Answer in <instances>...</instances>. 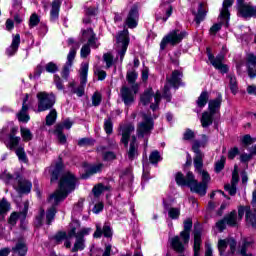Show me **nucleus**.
Listing matches in <instances>:
<instances>
[{"label": "nucleus", "mask_w": 256, "mask_h": 256, "mask_svg": "<svg viewBox=\"0 0 256 256\" xmlns=\"http://www.w3.org/2000/svg\"><path fill=\"white\" fill-rule=\"evenodd\" d=\"M200 147L205 146L199 140L194 141L192 145V150L195 153L194 167L195 172L201 175L202 181H197L193 172H188L186 177L183 173L178 172L175 176V181L180 187H189L192 193H197L200 197H204V195H207V187L211 181V176L208 171L203 170V157H205V155L201 153Z\"/></svg>", "instance_id": "nucleus-1"}, {"label": "nucleus", "mask_w": 256, "mask_h": 256, "mask_svg": "<svg viewBox=\"0 0 256 256\" xmlns=\"http://www.w3.org/2000/svg\"><path fill=\"white\" fill-rule=\"evenodd\" d=\"M75 187H77V178L71 172H65L60 179L59 189L49 197V203L54 206L59 205L61 201H65L71 191H75Z\"/></svg>", "instance_id": "nucleus-2"}, {"label": "nucleus", "mask_w": 256, "mask_h": 256, "mask_svg": "<svg viewBox=\"0 0 256 256\" xmlns=\"http://www.w3.org/2000/svg\"><path fill=\"white\" fill-rule=\"evenodd\" d=\"M80 50V57L82 59H87L89 55H91V47L92 49H97L101 44L99 43V39H97V34L93 31V29H87L82 32V38L80 39V43H85Z\"/></svg>", "instance_id": "nucleus-3"}, {"label": "nucleus", "mask_w": 256, "mask_h": 256, "mask_svg": "<svg viewBox=\"0 0 256 256\" xmlns=\"http://www.w3.org/2000/svg\"><path fill=\"white\" fill-rule=\"evenodd\" d=\"M221 101V96L209 101V111L203 112L200 119L202 127L207 128L210 127V125H213V117L216 115V113H219V109H221Z\"/></svg>", "instance_id": "nucleus-4"}, {"label": "nucleus", "mask_w": 256, "mask_h": 256, "mask_svg": "<svg viewBox=\"0 0 256 256\" xmlns=\"http://www.w3.org/2000/svg\"><path fill=\"white\" fill-rule=\"evenodd\" d=\"M87 73H89V63H83L80 68V86L75 87V81L68 84V87L73 95L83 97L85 95V85H87Z\"/></svg>", "instance_id": "nucleus-5"}, {"label": "nucleus", "mask_w": 256, "mask_h": 256, "mask_svg": "<svg viewBox=\"0 0 256 256\" xmlns=\"http://www.w3.org/2000/svg\"><path fill=\"white\" fill-rule=\"evenodd\" d=\"M181 79H183V72L179 70H174L171 76L166 78L167 83L163 91V98L166 99V101H171V87L179 89Z\"/></svg>", "instance_id": "nucleus-6"}, {"label": "nucleus", "mask_w": 256, "mask_h": 256, "mask_svg": "<svg viewBox=\"0 0 256 256\" xmlns=\"http://www.w3.org/2000/svg\"><path fill=\"white\" fill-rule=\"evenodd\" d=\"M187 37V32L180 30H172L166 36L163 37L160 43L161 51H164L167 45H179Z\"/></svg>", "instance_id": "nucleus-7"}, {"label": "nucleus", "mask_w": 256, "mask_h": 256, "mask_svg": "<svg viewBox=\"0 0 256 256\" xmlns=\"http://www.w3.org/2000/svg\"><path fill=\"white\" fill-rule=\"evenodd\" d=\"M36 97L38 99L37 113L53 109V105H55V95L53 93L38 92Z\"/></svg>", "instance_id": "nucleus-8"}, {"label": "nucleus", "mask_w": 256, "mask_h": 256, "mask_svg": "<svg viewBox=\"0 0 256 256\" xmlns=\"http://www.w3.org/2000/svg\"><path fill=\"white\" fill-rule=\"evenodd\" d=\"M139 93V85L133 86L123 85L120 89V97L126 107H131L135 103V95Z\"/></svg>", "instance_id": "nucleus-9"}, {"label": "nucleus", "mask_w": 256, "mask_h": 256, "mask_svg": "<svg viewBox=\"0 0 256 256\" xmlns=\"http://www.w3.org/2000/svg\"><path fill=\"white\" fill-rule=\"evenodd\" d=\"M127 47H129V30H124L118 34L116 44V51L121 63H123V59H125Z\"/></svg>", "instance_id": "nucleus-10"}, {"label": "nucleus", "mask_w": 256, "mask_h": 256, "mask_svg": "<svg viewBox=\"0 0 256 256\" xmlns=\"http://www.w3.org/2000/svg\"><path fill=\"white\" fill-rule=\"evenodd\" d=\"M4 178L6 179L7 183H11L14 189L19 191V193H29L31 191V187H33L30 181L23 180L19 177L15 179L11 176V174L4 175Z\"/></svg>", "instance_id": "nucleus-11"}, {"label": "nucleus", "mask_w": 256, "mask_h": 256, "mask_svg": "<svg viewBox=\"0 0 256 256\" xmlns=\"http://www.w3.org/2000/svg\"><path fill=\"white\" fill-rule=\"evenodd\" d=\"M154 97V103H152L150 105V109H152V111H157V109H159V103H161V93H153V89H148L146 91H144V93L141 95L140 97V103H142V105H149V103H151V101L153 100Z\"/></svg>", "instance_id": "nucleus-12"}, {"label": "nucleus", "mask_w": 256, "mask_h": 256, "mask_svg": "<svg viewBox=\"0 0 256 256\" xmlns=\"http://www.w3.org/2000/svg\"><path fill=\"white\" fill-rule=\"evenodd\" d=\"M206 51H207L208 59L211 65H213L218 71H220V73H223V74L229 73V66L226 64H223V61L225 60V54H218L215 57L211 53L210 48H207Z\"/></svg>", "instance_id": "nucleus-13"}, {"label": "nucleus", "mask_w": 256, "mask_h": 256, "mask_svg": "<svg viewBox=\"0 0 256 256\" xmlns=\"http://www.w3.org/2000/svg\"><path fill=\"white\" fill-rule=\"evenodd\" d=\"M143 122L138 125L137 133L138 137H145L153 131V117L149 114H142Z\"/></svg>", "instance_id": "nucleus-14"}, {"label": "nucleus", "mask_w": 256, "mask_h": 256, "mask_svg": "<svg viewBox=\"0 0 256 256\" xmlns=\"http://www.w3.org/2000/svg\"><path fill=\"white\" fill-rule=\"evenodd\" d=\"M227 246L230 247V254H235V251H237V241H235L233 238H226L218 241V251L220 255H223L224 251L227 249Z\"/></svg>", "instance_id": "nucleus-15"}, {"label": "nucleus", "mask_w": 256, "mask_h": 256, "mask_svg": "<svg viewBox=\"0 0 256 256\" xmlns=\"http://www.w3.org/2000/svg\"><path fill=\"white\" fill-rule=\"evenodd\" d=\"M138 24H139V9L137 8L136 5H134L128 13V16L125 20V25H127L129 29H135V27H137Z\"/></svg>", "instance_id": "nucleus-16"}, {"label": "nucleus", "mask_w": 256, "mask_h": 256, "mask_svg": "<svg viewBox=\"0 0 256 256\" xmlns=\"http://www.w3.org/2000/svg\"><path fill=\"white\" fill-rule=\"evenodd\" d=\"M237 9L239 17L243 19H251L253 6L243 0H237Z\"/></svg>", "instance_id": "nucleus-17"}, {"label": "nucleus", "mask_w": 256, "mask_h": 256, "mask_svg": "<svg viewBox=\"0 0 256 256\" xmlns=\"http://www.w3.org/2000/svg\"><path fill=\"white\" fill-rule=\"evenodd\" d=\"M239 183V166L235 165L232 172L231 184H226L224 186L225 191L229 192V195H236L237 193V184Z\"/></svg>", "instance_id": "nucleus-18"}, {"label": "nucleus", "mask_w": 256, "mask_h": 256, "mask_svg": "<svg viewBox=\"0 0 256 256\" xmlns=\"http://www.w3.org/2000/svg\"><path fill=\"white\" fill-rule=\"evenodd\" d=\"M29 211V202L26 201L24 202V209L22 212L17 213V212H13L10 215V218L8 220V223L10 225H16L17 224V220L19 219L21 221V223H23V221H25V219L27 218V213Z\"/></svg>", "instance_id": "nucleus-19"}, {"label": "nucleus", "mask_w": 256, "mask_h": 256, "mask_svg": "<svg viewBox=\"0 0 256 256\" xmlns=\"http://www.w3.org/2000/svg\"><path fill=\"white\" fill-rule=\"evenodd\" d=\"M17 131H19V128L13 127L8 135V141L5 142L6 147H8V149L11 151H13V149H17L19 143L21 142V137L15 136L17 135Z\"/></svg>", "instance_id": "nucleus-20"}, {"label": "nucleus", "mask_w": 256, "mask_h": 256, "mask_svg": "<svg viewBox=\"0 0 256 256\" xmlns=\"http://www.w3.org/2000/svg\"><path fill=\"white\" fill-rule=\"evenodd\" d=\"M191 229H193V220L188 218L184 221V230L180 233V237L184 245H187L189 243V239H191Z\"/></svg>", "instance_id": "nucleus-21"}, {"label": "nucleus", "mask_w": 256, "mask_h": 256, "mask_svg": "<svg viewBox=\"0 0 256 256\" xmlns=\"http://www.w3.org/2000/svg\"><path fill=\"white\" fill-rule=\"evenodd\" d=\"M104 235V237H113V230L111 229V226L109 224H104L103 228H101V225H96V231L94 232V238L99 239Z\"/></svg>", "instance_id": "nucleus-22"}, {"label": "nucleus", "mask_w": 256, "mask_h": 256, "mask_svg": "<svg viewBox=\"0 0 256 256\" xmlns=\"http://www.w3.org/2000/svg\"><path fill=\"white\" fill-rule=\"evenodd\" d=\"M127 155L129 161H133L139 157V144L137 143V138L135 136H132Z\"/></svg>", "instance_id": "nucleus-23"}, {"label": "nucleus", "mask_w": 256, "mask_h": 256, "mask_svg": "<svg viewBox=\"0 0 256 256\" xmlns=\"http://www.w3.org/2000/svg\"><path fill=\"white\" fill-rule=\"evenodd\" d=\"M19 45H21V36L19 34L13 35L11 45L6 49V55L13 57L17 51H19Z\"/></svg>", "instance_id": "nucleus-24"}, {"label": "nucleus", "mask_w": 256, "mask_h": 256, "mask_svg": "<svg viewBox=\"0 0 256 256\" xmlns=\"http://www.w3.org/2000/svg\"><path fill=\"white\" fill-rule=\"evenodd\" d=\"M12 251L19 256L27 255V251H29V248L27 247V242H25V239H18L16 245L12 247Z\"/></svg>", "instance_id": "nucleus-25"}, {"label": "nucleus", "mask_w": 256, "mask_h": 256, "mask_svg": "<svg viewBox=\"0 0 256 256\" xmlns=\"http://www.w3.org/2000/svg\"><path fill=\"white\" fill-rule=\"evenodd\" d=\"M135 131V126L133 124H127L122 127V139L121 143H123L124 147L129 145V138L131 137V133Z\"/></svg>", "instance_id": "nucleus-26"}, {"label": "nucleus", "mask_w": 256, "mask_h": 256, "mask_svg": "<svg viewBox=\"0 0 256 256\" xmlns=\"http://www.w3.org/2000/svg\"><path fill=\"white\" fill-rule=\"evenodd\" d=\"M103 170V164H96L92 166H85V173L82 174V179H89L91 175H95L96 173H101Z\"/></svg>", "instance_id": "nucleus-27"}, {"label": "nucleus", "mask_w": 256, "mask_h": 256, "mask_svg": "<svg viewBox=\"0 0 256 256\" xmlns=\"http://www.w3.org/2000/svg\"><path fill=\"white\" fill-rule=\"evenodd\" d=\"M246 224L248 225V227L256 229V208H247Z\"/></svg>", "instance_id": "nucleus-28"}, {"label": "nucleus", "mask_w": 256, "mask_h": 256, "mask_svg": "<svg viewBox=\"0 0 256 256\" xmlns=\"http://www.w3.org/2000/svg\"><path fill=\"white\" fill-rule=\"evenodd\" d=\"M233 6V0H224L219 18L223 21H229V7Z\"/></svg>", "instance_id": "nucleus-29"}, {"label": "nucleus", "mask_w": 256, "mask_h": 256, "mask_svg": "<svg viewBox=\"0 0 256 256\" xmlns=\"http://www.w3.org/2000/svg\"><path fill=\"white\" fill-rule=\"evenodd\" d=\"M253 243H255V240H253V238H243L242 239V244L240 246V255L242 256H253V254L248 253L247 254V249H249V247H251V245H253Z\"/></svg>", "instance_id": "nucleus-30"}, {"label": "nucleus", "mask_w": 256, "mask_h": 256, "mask_svg": "<svg viewBox=\"0 0 256 256\" xmlns=\"http://www.w3.org/2000/svg\"><path fill=\"white\" fill-rule=\"evenodd\" d=\"M62 2H63V0H53L52 6H51V11H50L51 19H53V20L58 19Z\"/></svg>", "instance_id": "nucleus-31"}, {"label": "nucleus", "mask_w": 256, "mask_h": 256, "mask_svg": "<svg viewBox=\"0 0 256 256\" xmlns=\"http://www.w3.org/2000/svg\"><path fill=\"white\" fill-rule=\"evenodd\" d=\"M201 251V230H194V256H199Z\"/></svg>", "instance_id": "nucleus-32"}, {"label": "nucleus", "mask_w": 256, "mask_h": 256, "mask_svg": "<svg viewBox=\"0 0 256 256\" xmlns=\"http://www.w3.org/2000/svg\"><path fill=\"white\" fill-rule=\"evenodd\" d=\"M27 111H29V106L22 104V109L17 114L18 121L21 123H29V119L31 118L29 117V114H27Z\"/></svg>", "instance_id": "nucleus-33"}, {"label": "nucleus", "mask_w": 256, "mask_h": 256, "mask_svg": "<svg viewBox=\"0 0 256 256\" xmlns=\"http://www.w3.org/2000/svg\"><path fill=\"white\" fill-rule=\"evenodd\" d=\"M54 135H56L59 143H61L62 145H65V143H67V136L63 134V125L61 124L56 125L54 130Z\"/></svg>", "instance_id": "nucleus-34"}, {"label": "nucleus", "mask_w": 256, "mask_h": 256, "mask_svg": "<svg viewBox=\"0 0 256 256\" xmlns=\"http://www.w3.org/2000/svg\"><path fill=\"white\" fill-rule=\"evenodd\" d=\"M171 245L177 253H183V251H185V246L183 245V242H181L179 236H175L171 239Z\"/></svg>", "instance_id": "nucleus-35"}, {"label": "nucleus", "mask_w": 256, "mask_h": 256, "mask_svg": "<svg viewBox=\"0 0 256 256\" xmlns=\"http://www.w3.org/2000/svg\"><path fill=\"white\" fill-rule=\"evenodd\" d=\"M10 209L11 205L7 202V199L3 198L2 201H0V221L5 219V215Z\"/></svg>", "instance_id": "nucleus-36"}, {"label": "nucleus", "mask_w": 256, "mask_h": 256, "mask_svg": "<svg viewBox=\"0 0 256 256\" xmlns=\"http://www.w3.org/2000/svg\"><path fill=\"white\" fill-rule=\"evenodd\" d=\"M227 79H229V87L233 95H237L239 91V86L237 85V77L234 74H228Z\"/></svg>", "instance_id": "nucleus-37"}, {"label": "nucleus", "mask_w": 256, "mask_h": 256, "mask_svg": "<svg viewBox=\"0 0 256 256\" xmlns=\"http://www.w3.org/2000/svg\"><path fill=\"white\" fill-rule=\"evenodd\" d=\"M207 101H209V92L204 91L200 94L196 103L200 109H203V107H205V105H207Z\"/></svg>", "instance_id": "nucleus-38"}, {"label": "nucleus", "mask_w": 256, "mask_h": 256, "mask_svg": "<svg viewBox=\"0 0 256 256\" xmlns=\"http://www.w3.org/2000/svg\"><path fill=\"white\" fill-rule=\"evenodd\" d=\"M137 77H139V74L135 70L128 71L126 74V80L128 81V84L130 87H133V85H139L136 83Z\"/></svg>", "instance_id": "nucleus-39"}, {"label": "nucleus", "mask_w": 256, "mask_h": 256, "mask_svg": "<svg viewBox=\"0 0 256 256\" xmlns=\"http://www.w3.org/2000/svg\"><path fill=\"white\" fill-rule=\"evenodd\" d=\"M224 219L229 227H235L237 225V212L232 211L230 214L226 215Z\"/></svg>", "instance_id": "nucleus-40"}, {"label": "nucleus", "mask_w": 256, "mask_h": 256, "mask_svg": "<svg viewBox=\"0 0 256 256\" xmlns=\"http://www.w3.org/2000/svg\"><path fill=\"white\" fill-rule=\"evenodd\" d=\"M79 47H81V45L76 44V47L74 46L70 49L68 56H67V62H66L67 65L73 66V61L75 60V55H77V49H79Z\"/></svg>", "instance_id": "nucleus-41"}, {"label": "nucleus", "mask_w": 256, "mask_h": 256, "mask_svg": "<svg viewBox=\"0 0 256 256\" xmlns=\"http://www.w3.org/2000/svg\"><path fill=\"white\" fill-rule=\"evenodd\" d=\"M57 121V110L51 109L49 114L46 116V125L51 127Z\"/></svg>", "instance_id": "nucleus-42"}, {"label": "nucleus", "mask_w": 256, "mask_h": 256, "mask_svg": "<svg viewBox=\"0 0 256 256\" xmlns=\"http://www.w3.org/2000/svg\"><path fill=\"white\" fill-rule=\"evenodd\" d=\"M207 13H205V10H203V3H200L198 6V13L195 14V21L197 25L201 23V21L205 20V16Z\"/></svg>", "instance_id": "nucleus-43"}, {"label": "nucleus", "mask_w": 256, "mask_h": 256, "mask_svg": "<svg viewBox=\"0 0 256 256\" xmlns=\"http://www.w3.org/2000/svg\"><path fill=\"white\" fill-rule=\"evenodd\" d=\"M83 249H85V238L76 237V242L72 248V253H76V251H83Z\"/></svg>", "instance_id": "nucleus-44"}, {"label": "nucleus", "mask_w": 256, "mask_h": 256, "mask_svg": "<svg viewBox=\"0 0 256 256\" xmlns=\"http://www.w3.org/2000/svg\"><path fill=\"white\" fill-rule=\"evenodd\" d=\"M16 155L21 163H29V159L27 158V154L25 153V149L23 147H18L16 149Z\"/></svg>", "instance_id": "nucleus-45"}, {"label": "nucleus", "mask_w": 256, "mask_h": 256, "mask_svg": "<svg viewBox=\"0 0 256 256\" xmlns=\"http://www.w3.org/2000/svg\"><path fill=\"white\" fill-rule=\"evenodd\" d=\"M20 132H21V137L23 141L28 142L33 139V133H31V130H29L28 128L21 127Z\"/></svg>", "instance_id": "nucleus-46"}, {"label": "nucleus", "mask_w": 256, "mask_h": 256, "mask_svg": "<svg viewBox=\"0 0 256 256\" xmlns=\"http://www.w3.org/2000/svg\"><path fill=\"white\" fill-rule=\"evenodd\" d=\"M57 214V210L55 209V206H52L46 214V219H47V225H51L53 222V219H55V215Z\"/></svg>", "instance_id": "nucleus-47"}, {"label": "nucleus", "mask_w": 256, "mask_h": 256, "mask_svg": "<svg viewBox=\"0 0 256 256\" xmlns=\"http://www.w3.org/2000/svg\"><path fill=\"white\" fill-rule=\"evenodd\" d=\"M107 189H109L107 186H105L103 184H98V185L94 186L92 192L95 197H100L101 193H103V191H107Z\"/></svg>", "instance_id": "nucleus-48"}, {"label": "nucleus", "mask_w": 256, "mask_h": 256, "mask_svg": "<svg viewBox=\"0 0 256 256\" xmlns=\"http://www.w3.org/2000/svg\"><path fill=\"white\" fill-rule=\"evenodd\" d=\"M149 161L152 165H157V163L161 161V154H159V151H153L149 156Z\"/></svg>", "instance_id": "nucleus-49"}, {"label": "nucleus", "mask_w": 256, "mask_h": 256, "mask_svg": "<svg viewBox=\"0 0 256 256\" xmlns=\"http://www.w3.org/2000/svg\"><path fill=\"white\" fill-rule=\"evenodd\" d=\"M173 0H164V3L161 5V7H164L165 3L167 4L166 8V17L163 18V21H167V19L170 18V16L173 14V6H171L169 3H171Z\"/></svg>", "instance_id": "nucleus-50"}, {"label": "nucleus", "mask_w": 256, "mask_h": 256, "mask_svg": "<svg viewBox=\"0 0 256 256\" xmlns=\"http://www.w3.org/2000/svg\"><path fill=\"white\" fill-rule=\"evenodd\" d=\"M167 212L170 219H179V215H181V209L179 208H168Z\"/></svg>", "instance_id": "nucleus-51"}, {"label": "nucleus", "mask_w": 256, "mask_h": 256, "mask_svg": "<svg viewBox=\"0 0 256 256\" xmlns=\"http://www.w3.org/2000/svg\"><path fill=\"white\" fill-rule=\"evenodd\" d=\"M104 131L107 135H111V133H113V121H111V118L104 120Z\"/></svg>", "instance_id": "nucleus-52"}, {"label": "nucleus", "mask_w": 256, "mask_h": 256, "mask_svg": "<svg viewBox=\"0 0 256 256\" xmlns=\"http://www.w3.org/2000/svg\"><path fill=\"white\" fill-rule=\"evenodd\" d=\"M102 100H103V96H101V93L95 92L92 96V105L94 107H99V105H101Z\"/></svg>", "instance_id": "nucleus-53"}, {"label": "nucleus", "mask_w": 256, "mask_h": 256, "mask_svg": "<svg viewBox=\"0 0 256 256\" xmlns=\"http://www.w3.org/2000/svg\"><path fill=\"white\" fill-rule=\"evenodd\" d=\"M44 217H45V210L40 209L39 215L36 216L34 221L35 227H41V225H43Z\"/></svg>", "instance_id": "nucleus-54"}, {"label": "nucleus", "mask_w": 256, "mask_h": 256, "mask_svg": "<svg viewBox=\"0 0 256 256\" xmlns=\"http://www.w3.org/2000/svg\"><path fill=\"white\" fill-rule=\"evenodd\" d=\"M103 61L106 63V69L113 67V55L111 53H106L103 55Z\"/></svg>", "instance_id": "nucleus-55"}, {"label": "nucleus", "mask_w": 256, "mask_h": 256, "mask_svg": "<svg viewBox=\"0 0 256 256\" xmlns=\"http://www.w3.org/2000/svg\"><path fill=\"white\" fill-rule=\"evenodd\" d=\"M225 156H222L218 162L215 164L216 173H221L225 169Z\"/></svg>", "instance_id": "nucleus-56"}, {"label": "nucleus", "mask_w": 256, "mask_h": 256, "mask_svg": "<svg viewBox=\"0 0 256 256\" xmlns=\"http://www.w3.org/2000/svg\"><path fill=\"white\" fill-rule=\"evenodd\" d=\"M45 69L47 73H57V71H59V67L57 64H55V62H49L46 64Z\"/></svg>", "instance_id": "nucleus-57"}, {"label": "nucleus", "mask_w": 256, "mask_h": 256, "mask_svg": "<svg viewBox=\"0 0 256 256\" xmlns=\"http://www.w3.org/2000/svg\"><path fill=\"white\" fill-rule=\"evenodd\" d=\"M242 143L243 145H253V143H256V138L251 137V135L246 134L242 137Z\"/></svg>", "instance_id": "nucleus-58"}, {"label": "nucleus", "mask_w": 256, "mask_h": 256, "mask_svg": "<svg viewBox=\"0 0 256 256\" xmlns=\"http://www.w3.org/2000/svg\"><path fill=\"white\" fill-rule=\"evenodd\" d=\"M95 75H97L99 81H105L107 77V72L102 70L101 68H96L94 70Z\"/></svg>", "instance_id": "nucleus-59"}, {"label": "nucleus", "mask_w": 256, "mask_h": 256, "mask_svg": "<svg viewBox=\"0 0 256 256\" xmlns=\"http://www.w3.org/2000/svg\"><path fill=\"white\" fill-rule=\"evenodd\" d=\"M61 172V164H57L55 170L52 172L51 182L57 181L59 179V173Z\"/></svg>", "instance_id": "nucleus-60"}, {"label": "nucleus", "mask_w": 256, "mask_h": 256, "mask_svg": "<svg viewBox=\"0 0 256 256\" xmlns=\"http://www.w3.org/2000/svg\"><path fill=\"white\" fill-rule=\"evenodd\" d=\"M83 203H85L84 199L78 200V203H76L73 208L74 213H81V211H83Z\"/></svg>", "instance_id": "nucleus-61"}, {"label": "nucleus", "mask_w": 256, "mask_h": 256, "mask_svg": "<svg viewBox=\"0 0 256 256\" xmlns=\"http://www.w3.org/2000/svg\"><path fill=\"white\" fill-rule=\"evenodd\" d=\"M54 239H55L56 243H62L63 241H65V239H67V233L59 232L58 234H56L54 236Z\"/></svg>", "instance_id": "nucleus-62"}, {"label": "nucleus", "mask_w": 256, "mask_h": 256, "mask_svg": "<svg viewBox=\"0 0 256 256\" xmlns=\"http://www.w3.org/2000/svg\"><path fill=\"white\" fill-rule=\"evenodd\" d=\"M102 157L104 161H113L116 156H115V153L111 151H107L102 154Z\"/></svg>", "instance_id": "nucleus-63"}, {"label": "nucleus", "mask_w": 256, "mask_h": 256, "mask_svg": "<svg viewBox=\"0 0 256 256\" xmlns=\"http://www.w3.org/2000/svg\"><path fill=\"white\" fill-rule=\"evenodd\" d=\"M37 25H39V16L34 13L30 17V27H37Z\"/></svg>", "instance_id": "nucleus-64"}]
</instances>
